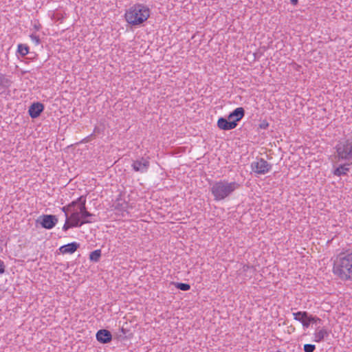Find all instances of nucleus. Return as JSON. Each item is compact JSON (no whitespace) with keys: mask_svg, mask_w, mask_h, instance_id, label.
Instances as JSON below:
<instances>
[{"mask_svg":"<svg viewBox=\"0 0 352 352\" xmlns=\"http://www.w3.org/2000/svg\"><path fill=\"white\" fill-rule=\"evenodd\" d=\"M151 14L149 8L142 3H135L131 6L125 12L126 21L133 26L141 25Z\"/></svg>","mask_w":352,"mask_h":352,"instance_id":"1","label":"nucleus"},{"mask_svg":"<svg viewBox=\"0 0 352 352\" xmlns=\"http://www.w3.org/2000/svg\"><path fill=\"white\" fill-rule=\"evenodd\" d=\"M78 201L79 202L78 207L72 212V219L75 220L76 226L79 228L84 224L96 222V215L87 210L86 197L83 195L79 197Z\"/></svg>","mask_w":352,"mask_h":352,"instance_id":"2","label":"nucleus"},{"mask_svg":"<svg viewBox=\"0 0 352 352\" xmlns=\"http://www.w3.org/2000/svg\"><path fill=\"white\" fill-rule=\"evenodd\" d=\"M333 272L343 280H352V251L335 262Z\"/></svg>","mask_w":352,"mask_h":352,"instance_id":"3","label":"nucleus"},{"mask_svg":"<svg viewBox=\"0 0 352 352\" xmlns=\"http://www.w3.org/2000/svg\"><path fill=\"white\" fill-rule=\"evenodd\" d=\"M239 184L236 182H229L227 180L216 182L211 187V192L215 201H221L230 196L238 189Z\"/></svg>","mask_w":352,"mask_h":352,"instance_id":"4","label":"nucleus"},{"mask_svg":"<svg viewBox=\"0 0 352 352\" xmlns=\"http://www.w3.org/2000/svg\"><path fill=\"white\" fill-rule=\"evenodd\" d=\"M336 158L352 164V137L340 140L336 146Z\"/></svg>","mask_w":352,"mask_h":352,"instance_id":"5","label":"nucleus"},{"mask_svg":"<svg viewBox=\"0 0 352 352\" xmlns=\"http://www.w3.org/2000/svg\"><path fill=\"white\" fill-rule=\"evenodd\" d=\"M294 319L302 323L304 329H307L311 323L321 322V319L309 315L307 311H298L293 313Z\"/></svg>","mask_w":352,"mask_h":352,"instance_id":"6","label":"nucleus"},{"mask_svg":"<svg viewBox=\"0 0 352 352\" xmlns=\"http://www.w3.org/2000/svg\"><path fill=\"white\" fill-rule=\"evenodd\" d=\"M251 168L256 175H265L270 171L272 164L263 158H258L251 163Z\"/></svg>","mask_w":352,"mask_h":352,"instance_id":"7","label":"nucleus"},{"mask_svg":"<svg viewBox=\"0 0 352 352\" xmlns=\"http://www.w3.org/2000/svg\"><path fill=\"white\" fill-rule=\"evenodd\" d=\"M131 166L133 170L135 172H138L142 174L146 173L150 167L149 159L148 157L138 158L133 161Z\"/></svg>","mask_w":352,"mask_h":352,"instance_id":"8","label":"nucleus"},{"mask_svg":"<svg viewBox=\"0 0 352 352\" xmlns=\"http://www.w3.org/2000/svg\"><path fill=\"white\" fill-rule=\"evenodd\" d=\"M43 228L50 230L53 228L58 223V219L55 215L43 214L37 220Z\"/></svg>","mask_w":352,"mask_h":352,"instance_id":"9","label":"nucleus"},{"mask_svg":"<svg viewBox=\"0 0 352 352\" xmlns=\"http://www.w3.org/2000/svg\"><path fill=\"white\" fill-rule=\"evenodd\" d=\"M217 126L221 130L228 131L235 129L237 126V124L235 122L230 121L228 119L227 120L224 118H220L217 121Z\"/></svg>","mask_w":352,"mask_h":352,"instance_id":"10","label":"nucleus"},{"mask_svg":"<svg viewBox=\"0 0 352 352\" xmlns=\"http://www.w3.org/2000/svg\"><path fill=\"white\" fill-rule=\"evenodd\" d=\"M96 339L101 343H109L112 339V335L108 330L100 329L96 333Z\"/></svg>","mask_w":352,"mask_h":352,"instance_id":"11","label":"nucleus"},{"mask_svg":"<svg viewBox=\"0 0 352 352\" xmlns=\"http://www.w3.org/2000/svg\"><path fill=\"white\" fill-rule=\"evenodd\" d=\"M44 109V106L43 104L40 102H35L33 103L30 107H29V114L32 118H36L40 116L41 112Z\"/></svg>","mask_w":352,"mask_h":352,"instance_id":"12","label":"nucleus"},{"mask_svg":"<svg viewBox=\"0 0 352 352\" xmlns=\"http://www.w3.org/2000/svg\"><path fill=\"white\" fill-rule=\"evenodd\" d=\"M79 243L72 242L67 245H62L59 250L62 254H73L79 248Z\"/></svg>","mask_w":352,"mask_h":352,"instance_id":"13","label":"nucleus"},{"mask_svg":"<svg viewBox=\"0 0 352 352\" xmlns=\"http://www.w3.org/2000/svg\"><path fill=\"white\" fill-rule=\"evenodd\" d=\"M245 115V110L243 107H237L228 116V120L230 118H234L232 122H235L236 124L240 121Z\"/></svg>","mask_w":352,"mask_h":352,"instance_id":"14","label":"nucleus"},{"mask_svg":"<svg viewBox=\"0 0 352 352\" xmlns=\"http://www.w3.org/2000/svg\"><path fill=\"white\" fill-rule=\"evenodd\" d=\"M328 336L329 333L326 329L318 327L314 333V340L316 342H320Z\"/></svg>","mask_w":352,"mask_h":352,"instance_id":"15","label":"nucleus"},{"mask_svg":"<svg viewBox=\"0 0 352 352\" xmlns=\"http://www.w3.org/2000/svg\"><path fill=\"white\" fill-rule=\"evenodd\" d=\"M12 81L4 74L0 73V93H3L7 88L11 86Z\"/></svg>","mask_w":352,"mask_h":352,"instance_id":"16","label":"nucleus"},{"mask_svg":"<svg viewBox=\"0 0 352 352\" xmlns=\"http://www.w3.org/2000/svg\"><path fill=\"white\" fill-rule=\"evenodd\" d=\"M78 204H79V202L78 201V199H77L72 201L68 205L61 208V210L65 213V219L67 217H69L68 213L70 212L72 214V211H74V210L76 209L74 208Z\"/></svg>","mask_w":352,"mask_h":352,"instance_id":"17","label":"nucleus"},{"mask_svg":"<svg viewBox=\"0 0 352 352\" xmlns=\"http://www.w3.org/2000/svg\"><path fill=\"white\" fill-rule=\"evenodd\" d=\"M78 228V227L76 226L75 220H74V219H72V214H71L69 215V217H67L65 219V224L63 226V230L66 232L69 228Z\"/></svg>","mask_w":352,"mask_h":352,"instance_id":"18","label":"nucleus"},{"mask_svg":"<svg viewBox=\"0 0 352 352\" xmlns=\"http://www.w3.org/2000/svg\"><path fill=\"white\" fill-rule=\"evenodd\" d=\"M349 170V169L346 165H340V166L335 169L333 173L336 176H341L346 175Z\"/></svg>","mask_w":352,"mask_h":352,"instance_id":"19","label":"nucleus"},{"mask_svg":"<svg viewBox=\"0 0 352 352\" xmlns=\"http://www.w3.org/2000/svg\"><path fill=\"white\" fill-rule=\"evenodd\" d=\"M101 256V250H96L91 252L89 258L91 261L98 262Z\"/></svg>","mask_w":352,"mask_h":352,"instance_id":"20","label":"nucleus"},{"mask_svg":"<svg viewBox=\"0 0 352 352\" xmlns=\"http://www.w3.org/2000/svg\"><path fill=\"white\" fill-rule=\"evenodd\" d=\"M17 52L22 56H25L29 53V47L24 44H19Z\"/></svg>","mask_w":352,"mask_h":352,"instance_id":"21","label":"nucleus"},{"mask_svg":"<svg viewBox=\"0 0 352 352\" xmlns=\"http://www.w3.org/2000/svg\"><path fill=\"white\" fill-rule=\"evenodd\" d=\"M175 287L182 291H188L190 289V286L189 284L183 283H177Z\"/></svg>","mask_w":352,"mask_h":352,"instance_id":"22","label":"nucleus"},{"mask_svg":"<svg viewBox=\"0 0 352 352\" xmlns=\"http://www.w3.org/2000/svg\"><path fill=\"white\" fill-rule=\"evenodd\" d=\"M316 346L314 344H306L304 345L305 352H314Z\"/></svg>","mask_w":352,"mask_h":352,"instance_id":"23","label":"nucleus"},{"mask_svg":"<svg viewBox=\"0 0 352 352\" xmlns=\"http://www.w3.org/2000/svg\"><path fill=\"white\" fill-rule=\"evenodd\" d=\"M31 40L32 42H34L36 45H38L40 43V38L39 37L34 34H32L30 36Z\"/></svg>","mask_w":352,"mask_h":352,"instance_id":"24","label":"nucleus"},{"mask_svg":"<svg viewBox=\"0 0 352 352\" xmlns=\"http://www.w3.org/2000/svg\"><path fill=\"white\" fill-rule=\"evenodd\" d=\"M5 272V266L3 262L0 260V274H3Z\"/></svg>","mask_w":352,"mask_h":352,"instance_id":"25","label":"nucleus"},{"mask_svg":"<svg viewBox=\"0 0 352 352\" xmlns=\"http://www.w3.org/2000/svg\"><path fill=\"white\" fill-rule=\"evenodd\" d=\"M269 126L268 123L267 122H263L261 124H260V127L261 129H266L267 128V126Z\"/></svg>","mask_w":352,"mask_h":352,"instance_id":"26","label":"nucleus"},{"mask_svg":"<svg viewBox=\"0 0 352 352\" xmlns=\"http://www.w3.org/2000/svg\"><path fill=\"white\" fill-rule=\"evenodd\" d=\"M34 28L36 30H39V29L41 28V25L38 24V23H34Z\"/></svg>","mask_w":352,"mask_h":352,"instance_id":"27","label":"nucleus"},{"mask_svg":"<svg viewBox=\"0 0 352 352\" xmlns=\"http://www.w3.org/2000/svg\"><path fill=\"white\" fill-rule=\"evenodd\" d=\"M291 2H292V3H293V4H294V5H295V4H296V3H297L298 0H291Z\"/></svg>","mask_w":352,"mask_h":352,"instance_id":"28","label":"nucleus"},{"mask_svg":"<svg viewBox=\"0 0 352 352\" xmlns=\"http://www.w3.org/2000/svg\"><path fill=\"white\" fill-rule=\"evenodd\" d=\"M234 118H230V121H233Z\"/></svg>","mask_w":352,"mask_h":352,"instance_id":"29","label":"nucleus"}]
</instances>
